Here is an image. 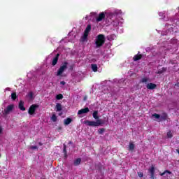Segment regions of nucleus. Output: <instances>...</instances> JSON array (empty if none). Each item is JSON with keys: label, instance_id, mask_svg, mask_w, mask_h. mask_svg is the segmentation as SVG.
<instances>
[{"label": "nucleus", "instance_id": "f257e3e1", "mask_svg": "<svg viewBox=\"0 0 179 179\" xmlns=\"http://www.w3.org/2000/svg\"><path fill=\"white\" fill-rule=\"evenodd\" d=\"M106 43V36L104 34H99L95 38L96 48H100L104 45Z\"/></svg>", "mask_w": 179, "mask_h": 179}, {"label": "nucleus", "instance_id": "f03ea898", "mask_svg": "<svg viewBox=\"0 0 179 179\" xmlns=\"http://www.w3.org/2000/svg\"><path fill=\"white\" fill-rule=\"evenodd\" d=\"M84 124L88 125V127H100V125H103V124H104V122L101 120H96V122L85 120L84 121Z\"/></svg>", "mask_w": 179, "mask_h": 179}, {"label": "nucleus", "instance_id": "7ed1b4c3", "mask_svg": "<svg viewBox=\"0 0 179 179\" xmlns=\"http://www.w3.org/2000/svg\"><path fill=\"white\" fill-rule=\"evenodd\" d=\"M68 68V62H65L57 71V76H61L65 70Z\"/></svg>", "mask_w": 179, "mask_h": 179}, {"label": "nucleus", "instance_id": "20e7f679", "mask_svg": "<svg viewBox=\"0 0 179 179\" xmlns=\"http://www.w3.org/2000/svg\"><path fill=\"white\" fill-rule=\"evenodd\" d=\"M38 107L39 106L37 104H32L28 110V114H29V115H34V114H36V110Z\"/></svg>", "mask_w": 179, "mask_h": 179}, {"label": "nucleus", "instance_id": "39448f33", "mask_svg": "<svg viewBox=\"0 0 179 179\" xmlns=\"http://www.w3.org/2000/svg\"><path fill=\"white\" fill-rule=\"evenodd\" d=\"M103 19H106V13L101 12L99 14L98 17H96V21L97 22H101L102 20H103Z\"/></svg>", "mask_w": 179, "mask_h": 179}, {"label": "nucleus", "instance_id": "423d86ee", "mask_svg": "<svg viewBox=\"0 0 179 179\" xmlns=\"http://www.w3.org/2000/svg\"><path fill=\"white\" fill-rule=\"evenodd\" d=\"M148 173H150V179H155V166L152 165L151 167L148 169Z\"/></svg>", "mask_w": 179, "mask_h": 179}, {"label": "nucleus", "instance_id": "0eeeda50", "mask_svg": "<svg viewBox=\"0 0 179 179\" xmlns=\"http://www.w3.org/2000/svg\"><path fill=\"white\" fill-rule=\"evenodd\" d=\"M13 105H9L4 109V111L3 112V115H8L10 111H13Z\"/></svg>", "mask_w": 179, "mask_h": 179}, {"label": "nucleus", "instance_id": "6e6552de", "mask_svg": "<svg viewBox=\"0 0 179 179\" xmlns=\"http://www.w3.org/2000/svg\"><path fill=\"white\" fill-rule=\"evenodd\" d=\"M90 111V110L89 109V108H83L81 110H79L78 111V115H82V114H87V113H89Z\"/></svg>", "mask_w": 179, "mask_h": 179}, {"label": "nucleus", "instance_id": "1a4fd4ad", "mask_svg": "<svg viewBox=\"0 0 179 179\" xmlns=\"http://www.w3.org/2000/svg\"><path fill=\"white\" fill-rule=\"evenodd\" d=\"M156 87H157V85L152 83H150L147 85V89H149V90H155Z\"/></svg>", "mask_w": 179, "mask_h": 179}, {"label": "nucleus", "instance_id": "9d476101", "mask_svg": "<svg viewBox=\"0 0 179 179\" xmlns=\"http://www.w3.org/2000/svg\"><path fill=\"white\" fill-rule=\"evenodd\" d=\"M58 58H59V54H57L56 56L53 58L52 62V66H55L58 64Z\"/></svg>", "mask_w": 179, "mask_h": 179}, {"label": "nucleus", "instance_id": "9b49d317", "mask_svg": "<svg viewBox=\"0 0 179 179\" xmlns=\"http://www.w3.org/2000/svg\"><path fill=\"white\" fill-rule=\"evenodd\" d=\"M18 108L21 111H26V108L24 107V102L23 101H20Z\"/></svg>", "mask_w": 179, "mask_h": 179}, {"label": "nucleus", "instance_id": "f8f14e48", "mask_svg": "<svg viewBox=\"0 0 179 179\" xmlns=\"http://www.w3.org/2000/svg\"><path fill=\"white\" fill-rule=\"evenodd\" d=\"M55 110L57 113H59V111H62V105L59 103H57L55 106Z\"/></svg>", "mask_w": 179, "mask_h": 179}, {"label": "nucleus", "instance_id": "ddd939ff", "mask_svg": "<svg viewBox=\"0 0 179 179\" xmlns=\"http://www.w3.org/2000/svg\"><path fill=\"white\" fill-rule=\"evenodd\" d=\"M167 71V67H162V69H159L157 73L158 75H162V73H164Z\"/></svg>", "mask_w": 179, "mask_h": 179}, {"label": "nucleus", "instance_id": "4468645a", "mask_svg": "<svg viewBox=\"0 0 179 179\" xmlns=\"http://www.w3.org/2000/svg\"><path fill=\"white\" fill-rule=\"evenodd\" d=\"M135 149V144H134V143L130 142L129 144V150H130V152H134Z\"/></svg>", "mask_w": 179, "mask_h": 179}, {"label": "nucleus", "instance_id": "2eb2a0df", "mask_svg": "<svg viewBox=\"0 0 179 179\" xmlns=\"http://www.w3.org/2000/svg\"><path fill=\"white\" fill-rule=\"evenodd\" d=\"M167 118H169V115H167L166 113H162L161 115V120L166 121Z\"/></svg>", "mask_w": 179, "mask_h": 179}, {"label": "nucleus", "instance_id": "dca6fc26", "mask_svg": "<svg viewBox=\"0 0 179 179\" xmlns=\"http://www.w3.org/2000/svg\"><path fill=\"white\" fill-rule=\"evenodd\" d=\"M142 55H136L133 57L134 61H139L140 59H142Z\"/></svg>", "mask_w": 179, "mask_h": 179}, {"label": "nucleus", "instance_id": "f3484780", "mask_svg": "<svg viewBox=\"0 0 179 179\" xmlns=\"http://www.w3.org/2000/svg\"><path fill=\"white\" fill-rule=\"evenodd\" d=\"M80 163H82V159L80 158H78L76 160H74L73 164L74 166H79V164H80Z\"/></svg>", "mask_w": 179, "mask_h": 179}, {"label": "nucleus", "instance_id": "a211bd4d", "mask_svg": "<svg viewBox=\"0 0 179 179\" xmlns=\"http://www.w3.org/2000/svg\"><path fill=\"white\" fill-rule=\"evenodd\" d=\"M92 117L93 118H94V120H100L99 119V111L95 110L94 111L93 114H92Z\"/></svg>", "mask_w": 179, "mask_h": 179}, {"label": "nucleus", "instance_id": "6ab92c4d", "mask_svg": "<svg viewBox=\"0 0 179 179\" xmlns=\"http://www.w3.org/2000/svg\"><path fill=\"white\" fill-rule=\"evenodd\" d=\"M90 30H92V25L88 24L84 31V33L89 34L90 33Z\"/></svg>", "mask_w": 179, "mask_h": 179}, {"label": "nucleus", "instance_id": "aec40b11", "mask_svg": "<svg viewBox=\"0 0 179 179\" xmlns=\"http://www.w3.org/2000/svg\"><path fill=\"white\" fill-rule=\"evenodd\" d=\"M71 122H72V119L71 117H68L64 120V124L65 125H69V124H71Z\"/></svg>", "mask_w": 179, "mask_h": 179}, {"label": "nucleus", "instance_id": "412c9836", "mask_svg": "<svg viewBox=\"0 0 179 179\" xmlns=\"http://www.w3.org/2000/svg\"><path fill=\"white\" fill-rule=\"evenodd\" d=\"M51 121H52V122H57V115H55V113L52 114V117H50Z\"/></svg>", "mask_w": 179, "mask_h": 179}, {"label": "nucleus", "instance_id": "4be33fe9", "mask_svg": "<svg viewBox=\"0 0 179 179\" xmlns=\"http://www.w3.org/2000/svg\"><path fill=\"white\" fill-rule=\"evenodd\" d=\"M91 66L93 72H97V64H92Z\"/></svg>", "mask_w": 179, "mask_h": 179}, {"label": "nucleus", "instance_id": "5701e85b", "mask_svg": "<svg viewBox=\"0 0 179 179\" xmlns=\"http://www.w3.org/2000/svg\"><path fill=\"white\" fill-rule=\"evenodd\" d=\"M88 36H89V34H86L84 32V34L82 37V41H86V40H87Z\"/></svg>", "mask_w": 179, "mask_h": 179}, {"label": "nucleus", "instance_id": "b1692460", "mask_svg": "<svg viewBox=\"0 0 179 179\" xmlns=\"http://www.w3.org/2000/svg\"><path fill=\"white\" fill-rule=\"evenodd\" d=\"M11 99L13 101H15V100H16V99H17V95L16 94V92H13L11 94Z\"/></svg>", "mask_w": 179, "mask_h": 179}, {"label": "nucleus", "instance_id": "393cba45", "mask_svg": "<svg viewBox=\"0 0 179 179\" xmlns=\"http://www.w3.org/2000/svg\"><path fill=\"white\" fill-rule=\"evenodd\" d=\"M56 99L57 100H62V99H64V95H62V94H57L56 96Z\"/></svg>", "mask_w": 179, "mask_h": 179}, {"label": "nucleus", "instance_id": "a878e982", "mask_svg": "<svg viewBox=\"0 0 179 179\" xmlns=\"http://www.w3.org/2000/svg\"><path fill=\"white\" fill-rule=\"evenodd\" d=\"M166 173H167L168 174H171V171H170L169 170H166L164 172L161 173L160 176L162 177L163 176H164V174H166Z\"/></svg>", "mask_w": 179, "mask_h": 179}, {"label": "nucleus", "instance_id": "bb28decb", "mask_svg": "<svg viewBox=\"0 0 179 179\" xmlns=\"http://www.w3.org/2000/svg\"><path fill=\"white\" fill-rule=\"evenodd\" d=\"M104 131H105L104 128H101L98 130V132L99 135H103V134H104Z\"/></svg>", "mask_w": 179, "mask_h": 179}, {"label": "nucleus", "instance_id": "cd10ccee", "mask_svg": "<svg viewBox=\"0 0 179 179\" xmlns=\"http://www.w3.org/2000/svg\"><path fill=\"white\" fill-rule=\"evenodd\" d=\"M152 117H155V118H156L157 120H159V118H161V116L159 114H157V113H154L152 115Z\"/></svg>", "mask_w": 179, "mask_h": 179}, {"label": "nucleus", "instance_id": "c85d7f7f", "mask_svg": "<svg viewBox=\"0 0 179 179\" xmlns=\"http://www.w3.org/2000/svg\"><path fill=\"white\" fill-rule=\"evenodd\" d=\"M166 136L167 138H173V134H171V131H169V132H167Z\"/></svg>", "mask_w": 179, "mask_h": 179}, {"label": "nucleus", "instance_id": "c756f323", "mask_svg": "<svg viewBox=\"0 0 179 179\" xmlns=\"http://www.w3.org/2000/svg\"><path fill=\"white\" fill-rule=\"evenodd\" d=\"M63 152L64 153V155H66V145L64 144V147H63Z\"/></svg>", "mask_w": 179, "mask_h": 179}, {"label": "nucleus", "instance_id": "7c9ffc66", "mask_svg": "<svg viewBox=\"0 0 179 179\" xmlns=\"http://www.w3.org/2000/svg\"><path fill=\"white\" fill-rule=\"evenodd\" d=\"M141 83H148V78H143L141 79Z\"/></svg>", "mask_w": 179, "mask_h": 179}, {"label": "nucleus", "instance_id": "2f4dec72", "mask_svg": "<svg viewBox=\"0 0 179 179\" xmlns=\"http://www.w3.org/2000/svg\"><path fill=\"white\" fill-rule=\"evenodd\" d=\"M137 174L138 177H140V178H142L143 177V172H138Z\"/></svg>", "mask_w": 179, "mask_h": 179}, {"label": "nucleus", "instance_id": "473e14b6", "mask_svg": "<svg viewBox=\"0 0 179 179\" xmlns=\"http://www.w3.org/2000/svg\"><path fill=\"white\" fill-rule=\"evenodd\" d=\"M30 149L34 150V149H38V148L37 146L34 145V146H31Z\"/></svg>", "mask_w": 179, "mask_h": 179}, {"label": "nucleus", "instance_id": "72a5a7b5", "mask_svg": "<svg viewBox=\"0 0 179 179\" xmlns=\"http://www.w3.org/2000/svg\"><path fill=\"white\" fill-rule=\"evenodd\" d=\"M66 83H65V81H61L60 82V85H62L63 86H64V85H66Z\"/></svg>", "mask_w": 179, "mask_h": 179}, {"label": "nucleus", "instance_id": "f704fd0d", "mask_svg": "<svg viewBox=\"0 0 179 179\" xmlns=\"http://www.w3.org/2000/svg\"><path fill=\"white\" fill-rule=\"evenodd\" d=\"M69 69H70V71H73V65L70 66Z\"/></svg>", "mask_w": 179, "mask_h": 179}, {"label": "nucleus", "instance_id": "c9c22d12", "mask_svg": "<svg viewBox=\"0 0 179 179\" xmlns=\"http://www.w3.org/2000/svg\"><path fill=\"white\" fill-rule=\"evenodd\" d=\"M2 131H3V129L1 126H0V134H2Z\"/></svg>", "mask_w": 179, "mask_h": 179}, {"label": "nucleus", "instance_id": "e433bc0d", "mask_svg": "<svg viewBox=\"0 0 179 179\" xmlns=\"http://www.w3.org/2000/svg\"><path fill=\"white\" fill-rule=\"evenodd\" d=\"M169 64H171L172 65H174V62H173V60H171V61L169 62Z\"/></svg>", "mask_w": 179, "mask_h": 179}, {"label": "nucleus", "instance_id": "4c0bfd02", "mask_svg": "<svg viewBox=\"0 0 179 179\" xmlns=\"http://www.w3.org/2000/svg\"><path fill=\"white\" fill-rule=\"evenodd\" d=\"M29 96L31 98V97H33V92H30L29 93Z\"/></svg>", "mask_w": 179, "mask_h": 179}, {"label": "nucleus", "instance_id": "58836bf2", "mask_svg": "<svg viewBox=\"0 0 179 179\" xmlns=\"http://www.w3.org/2000/svg\"><path fill=\"white\" fill-rule=\"evenodd\" d=\"M64 157H68V154L67 153L64 154Z\"/></svg>", "mask_w": 179, "mask_h": 179}, {"label": "nucleus", "instance_id": "ea45409f", "mask_svg": "<svg viewBox=\"0 0 179 179\" xmlns=\"http://www.w3.org/2000/svg\"><path fill=\"white\" fill-rule=\"evenodd\" d=\"M175 86H177L178 87H179V83H176V85H175Z\"/></svg>", "mask_w": 179, "mask_h": 179}, {"label": "nucleus", "instance_id": "a19ab883", "mask_svg": "<svg viewBox=\"0 0 179 179\" xmlns=\"http://www.w3.org/2000/svg\"><path fill=\"white\" fill-rule=\"evenodd\" d=\"M59 116L62 115V113H59Z\"/></svg>", "mask_w": 179, "mask_h": 179}, {"label": "nucleus", "instance_id": "79ce46f5", "mask_svg": "<svg viewBox=\"0 0 179 179\" xmlns=\"http://www.w3.org/2000/svg\"><path fill=\"white\" fill-rule=\"evenodd\" d=\"M58 129H62V127H58Z\"/></svg>", "mask_w": 179, "mask_h": 179}, {"label": "nucleus", "instance_id": "37998d69", "mask_svg": "<svg viewBox=\"0 0 179 179\" xmlns=\"http://www.w3.org/2000/svg\"><path fill=\"white\" fill-rule=\"evenodd\" d=\"M69 143H70V144L72 143V141H70Z\"/></svg>", "mask_w": 179, "mask_h": 179}, {"label": "nucleus", "instance_id": "c03bdc74", "mask_svg": "<svg viewBox=\"0 0 179 179\" xmlns=\"http://www.w3.org/2000/svg\"><path fill=\"white\" fill-rule=\"evenodd\" d=\"M39 145H41V143H40Z\"/></svg>", "mask_w": 179, "mask_h": 179}, {"label": "nucleus", "instance_id": "a18cd8bd", "mask_svg": "<svg viewBox=\"0 0 179 179\" xmlns=\"http://www.w3.org/2000/svg\"><path fill=\"white\" fill-rule=\"evenodd\" d=\"M0 157H1V154H0Z\"/></svg>", "mask_w": 179, "mask_h": 179}]
</instances>
